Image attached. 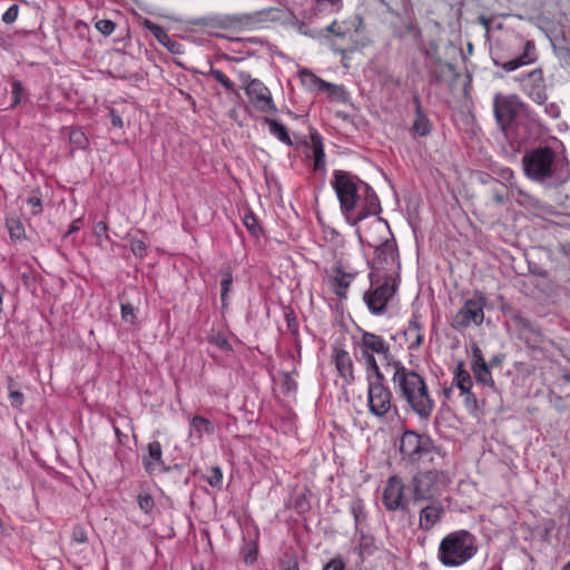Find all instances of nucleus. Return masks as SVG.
Instances as JSON below:
<instances>
[{"label": "nucleus", "mask_w": 570, "mask_h": 570, "mask_svg": "<svg viewBox=\"0 0 570 570\" xmlns=\"http://www.w3.org/2000/svg\"><path fill=\"white\" fill-rule=\"evenodd\" d=\"M191 433L202 438L203 433H212L214 431L213 424L205 417L196 415L190 421Z\"/></svg>", "instance_id": "c756f323"}, {"label": "nucleus", "mask_w": 570, "mask_h": 570, "mask_svg": "<svg viewBox=\"0 0 570 570\" xmlns=\"http://www.w3.org/2000/svg\"><path fill=\"white\" fill-rule=\"evenodd\" d=\"M7 226L11 238L20 239L24 235V228L20 220L8 219Z\"/></svg>", "instance_id": "ea45409f"}, {"label": "nucleus", "mask_w": 570, "mask_h": 570, "mask_svg": "<svg viewBox=\"0 0 570 570\" xmlns=\"http://www.w3.org/2000/svg\"><path fill=\"white\" fill-rule=\"evenodd\" d=\"M27 204L31 206V215L37 216L42 212V200L38 191H33L27 198Z\"/></svg>", "instance_id": "a19ab883"}, {"label": "nucleus", "mask_w": 570, "mask_h": 570, "mask_svg": "<svg viewBox=\"0 0 570 570\" xmlns=\"http://www.w3.org/2000/svg\"><path fill=\"white\" fill-rule=\"evenodd\" d=\"M299 77L302 82L305 86H308L309 88H316L318 90H325L331 87V83L326 82L325 80L318 78L316 75H314L312 71L304 69L299 71Z\"/></svg>", "instance_id": "a878e982"}, {"label": "nucleus", "mask_w": 570, "mask_h": 570, "mask_svg": "<svg viewBox=\"0 0 570 570\" xmlns=\"http://www.w3.org/2000/svg\"><path fill=\"white\" fill-rule=\"evenodd\" d=\"M70 140L76 146L83 148L85 144L87 141V138L85 137L83 132H81V131H72L70 134Z\"/></svg>", "instance_id": "4d7b16f0"}, {"label": "nucleus", "mask_w": 570, "mask_h": 570, "mask_svg": "<svg viewBox=\"0 0 570 570\" xmlns=\"http://www.w3.org/2000/svg\"><path fill=\"white\" fill-rule=\"evenodd\" d=\"M491 58L497 67L507 72L531 65L537 61L538 53L535 43L532 40H523L521 37L514 38V43L502 41L491 50Z\"/></svg>", "instance_id": "7ed1b4c3"}, {"label": "nucleus", "mask_w": 570, "mask_h": 570, "mask_svg": "<svg viewBox=\"0 0 570 570\" xmlns=\"http://www.w3.org/2000/svg\"><path fill=\"white\" fill-rule=\"evenodd\" d=\"M11 405L13 407H20L23 403V394L19 391H10Z\"/></svg>", "instance_id": "bf43d9fd"}, {"label": "nucleus", "mask_w": 570, "mask_h": 570, "mask_svg": "<svg viewBox=\"0 0 570 570\" xmlns=\"http://www.w3.org/2000/svg\"><path fill=\"white\" fill-rule=\"evenodd\" d=\"M446 487V475L439 470L420 471L411 479L409 490L413 504L440 500Z\"/></svg>", "instance_id": "39448f33"}, {"label": "nucleus", "mask_w": 570, "mask_h": 570, "mask_svg": "<svg viewBox=\"0 0 570 570\" xmlns=\"http://www.w3.org/2000/svg\"><path fill=\"white\" fill-rule=\"evenodd\" d=\"M208 75L218 81L228 92L238 95L235 89V83L222 70L212 68Z\"/></svg>", "instance_id": "7c9ffc66"}, {"label": "nucleus", "mask_w": 570, "mask_h": 570, "mask_svg": "<svg viewBox=\"0 0 570 570\" xmlns=\"http://www.w3.org/2000/svg\"><path fill=\"white\" fill-rule=\"evenodd\" d=\"M554 151L549 147H539L522 157L523 170L527 177L543 181L552 176Z\"/></svg>", "instance_id": "0eeeda50"}, {"label": "nucleus", "mask_w": 570, "mask_h": 570, "mask_svg": "<svg viewBox=\"0 0 570 570\" xmlns=\"http://www.w3.org/2000/svg\"><path fill=\"white\" fill-rule=\"evenodd\" d=\"M207 482L216 489H222L223 485V472L219 466L210 469L209 474L206 476Z\"/></svg>", "instance_id": "58836bf2"}, {"label": "nucleus", "mask_w": 570, "mask_h": 570, "mask_svg": "<svg viewBox=\"0 0 570 570\" xmlns=\"http://www.w3.org/2000/svg\"><path fill=\"white\" fill-rule=\"evenodd\" d=\"M422 330L423 325L421 323V316L417 313H413L404 332L405 335H411L412 333L415 334V332H422Z\"/></svg>", "instance_id": "49530a36"}, {"label": "nucleus", "mask_w": 570, "mask_h": 570, "mask_svg": "<svg viewBox=\"0 0 570 570\" xmlns=\"http://www.w3.org/2000/svg\"><path fill=\"white\" fill-rule=\"evenodd\" d=\"M472 387H473V385H465V386L459 387L461 395L465 396V395L472 393Z\"/></svg>", "instance_id": "338daca9"}, {"label": "nucleus", "mask_w": 570, "mask_h": 570, "mask_svg": "<svg viewBox=\"0 0 570 570\" xmlns=\"http://www.w3.org/2000/svg\"><path fill=\"white\" fill-rule=\"evenodd\" d=\"M471 352V371L474 375V379L476 380L478 383L482 384L483 386H488L495 391L497 387L495 382L492 377L491 367L484 360L483 353L476 343L472 344Z\"/></svg>", "instance_id": "a211bd4d"}, {"label": "nucleus", "mask_w": 570, "mask_h": 570, "mask_svg": "<svg viewBox=\"0 0 570 570\" xmlns=\"http://www.w3.org/2000/svg\"><path fill=\"white\" fill-rule=\"evenodd\" d=\"M109 118H110L112 127L122 128V126H124L122 118L119 114H117V111L114 108H111L109 110Z\"/></svg>", "instance_id": "052dcab7"}, {"label": "nucleus", "mask_w": 570, "mask_h": 570, "mask_svg": "<svg viewBox=\"0 0 570 570\" xmlns=\"http://www.w3.org/2000/svg\"><path fill=\"white\" fill-rule=\"evenodd\" d=\"M264 121L268 126L269 132L273 136H275L279 141L284 142L287 146L293 145L288 130L282 122L272 118H265Z\"/></svg>", "instance_id": "393cba45"}, {"label": "nucleus", "mask_w": 570, "mask_h": 570, "mask_svg": "<svg viewBox=\"0 0 570 570\" xmlns=\"http://www.w3.org/2000/svg\"><path fill=\"white\" fill-rule=\"evenodd\" d=\"M367 404L370 412L376 417H383L390 412L392 392L385 382L367 384Z\"/></svg>", "instance_id": "f8f14e48"}, {"label": "nucleus", "mask_w": 570, "mask_h": 570, "mask_svg": "<svg viewBox=\"0 0 570 570\" xmlns=\"http://www.w3.org/2000/svg\"><path fill=\"white\" fill-rule=\"evenodd\" d=\"M420 505L419 529L429 532L442 521L445 514V507L441 500L424 502Z\"/></svg>", "instance_id": "f3484780"}, {"label": "nucleus", "mask_w": 570, "mask_h": 570, "mask_svg": "<svg viewBox=\"0 0 570 570\" xmlns=\"http://www.w3.org/2000/svg\"><path fill=\"white\" fill-rule=\"evenodd\" d=\"M18 14H19V6L18 4H12L2 14V21L4 23L10 24V23H12V22H14L17 20Z\"/></svg>", "instance_id": "3c124183"}, {"label": "nucleus", "mask_w": 570, "mask_h": 570, "mask_svg": "<svg viewBox=\"0 0 570 570\" xmlns=\"http://www.w3.org/2000/svg\"><path fill=\"white\" fill-rule=\"evenodd\" d=\"M361 198L358 200L361 202L360 209L355 216L351 215V219L348 220L352 226L357 225L371 215H379L382 212L380 199L374 189L365 183L361 185Z\"/></svg>", "instance_id": "2eb2a0df"}, {"label": "nucleus", "mask_w": 570, "mask_h": 570, "mask_svg": "<svg viewBox=\"0 0 570 570\" xmlns=\"http://www.w3.org/2000/svg\"><path fill=\"white\" fill-rule=\"evenodd\" d=\"M360 347L364 358L377 354L386 361V366H390L389 362L395 361L391 354L389 343L385 342L382 336L374 333L364 331L362 333Z\"/></svg>", "instance_id": "dca6fc26"}, {"label": "nucleus", "mask_w": 570, "mask_h": 570, "mask_svg": "<svg viewBox=\"0 0 570 570\" xmlns=\"http://www.w3.org/2000/svg\"><path fill=\"white\" fill-rule=\"evenodd\" d=\"M333 358L340 376L346 383L354 381L353 362L348 352L343 348H335Z\"/></svg>", "instance_id": "aec40b11"}, {"label": "nucleus", "mask_w": 570, "mask_h": 570, "mask_svg": "<svg viewBox=\"0 0 570 570\" xmlns=\"http://www.w3.org/2000/svg\"><path fill=\"white\" fill-rule=\"evenodd\" d=\"M353 278L354 274L345 273L341 267L333 268V275L330 278L332 291L340 298H345Z\"/></svg>", "instance_id": "412c9836"}, {"label": "nucleus", "mask_w": 570, "mask_h": 570, "mask_svg": "<svg viewBox=\"0 0 570 570\" xmlns=\"http://www.w3.org/2000/svg\"><path fill=\"white\" fill-rule=\"evenodd\" d=\"M243 224L247 228V230L254 236H258L262 233V228L258 224L257 217L250 210L244 215Z\"/></svg>", "instance_id": "72a5a7b5"}, {"label": "nucleus", "mask_w": 570, "mask_h": 570, "mask_svg": "<svg viewBox=\"0 0 570 570\" xmlns=\"http://www.w3.org/2000/svg\"><path fill=\"white\" fill-rule=\"evenodd\" d=\"M400 461L406 466L421 464H438L436 459H443L444 452L436 446L430 435L414 430H405L399 444Z\"/></svg>", "instance_id": "f03ea898"}, {"label": "nucleus", "mask_w": 570, "mask_h": 570, "mask_svg": "<svg viewBox=\"0 0 570 570\" xmlns=\"http://www.w3.org/2000/svg\"><path fill=\"white\" fill-rule=\"evenodd\" d=\"M522 91L538 105H543L548 98L543 71L537 68L522 76L515 77Z\"/></svg>", "instance_id": "ddd939ff"}, {"label": "nucleus", "mask_w": 570, "mask_h": 570, "mask_svg": "<svg viewBox=\"0 0 570 570\" xmlns=\"http://www.w3.org/2000/svg\"><path fill=\"white\" fill-rule=\"evenodd\" d=\"M423 341H424V336H423L422 332H415L414 341L411 344L410 348H419L423 344Z\"/></svg>", "instance_id": "e2e57ef3"}, {"label": "nucleus", "mask_w": 570, "mask_h": 570, "mask_svg": "<svg viewBox=\"0 0 570 570\" xmlns=\"http://www.w3.org/2000/svg\"><path fill=\"white\" fill-rule=\"evenodd\" d=\"M476 552L475 537L468 530H458L441 540L438 559L444 567H460L471 560Z\"/></svg>", "instance_id": "20e7f679"}, {"label": "nucleus", "mask_w": 570, "mask_h": 570, "mask_svg": "<svg viewBox=\"0 0 570 570\" xmlns=\"http://www.w3.org/2000/svg\"><path fill=\"white\" fill-rule=\"evenodd\" d=\"M130 249L136 257H144L147 253V245L144 239L135 236L129 239Z\"/></svg>", "instance_id": "4c0bfd02"}, {"label": "nucleus", "mask_w": 570, "mask_h": 570, "mask_svg": "<svg viewBox=\"0 0 570 570\" xmlns=\"http://www.w3.org/2000/svg\"><path fill=\"white\" fill-rule=\"evenodd\" d=\"M121 318L125 323L135 324L136 313L135 307L130 303H121Z\"/></svg>", "instance_id": "37998d69"}, {"label": "nucleus", "mask_w": 570, "mask_h": 570, "mask_svg": "<svg viewBox=\"0 0 570 570\" xmlns=\"http://www.w3.org/2000/svg\"><path fill=\"white\" fill-rule=\"evenodd\" d=\"M331 184L338 198L341 210L348 222L352 213L357 209L362 193L361 185L365 181L348 171L337 169L333 173Z\"/></svg>", "instance_id": "423d86ee"}, {"label": "nucleus", "mask_w": 570, "mask_h": 570, "mask_svg": "<svg viewBox=\"0 0 570 570\" xmlns=\"http://www.w3.org/2000/svg\"><path fill=\"white\" fill-rule=\"evenodd\" d=\"M323 570H345V563L341 558H334L324 566Z\"/></svg>", "instance_id": "6e6d98bb"}, {"label": "nucleus", "mask_w": 570, "mask_h": 570, "mask_svg": "<svg viewBox=\"0 0 570 570\" xmlns=\"http://www.w3.org/2000/svg\"><path fill=\"white\" fill-rule=\"evenodd\" d=\"M358 549L361 556L372 554L375 550V548L373 547V539L368 537H362Z\"/></svg>", "instance_id": "603ef678"}, {"label": "nucleus", "mask_w": 570, "mask_h": 570, "mask_svg": "<svg viewBox=\"0 0 570 570\" xmlns=\"http://www.w3.org/2000/svg\"><path fill=\"white\" fill-rule=\"evenodd\" d=\"M350 509L354 518L355 527L358 528V525H361L366 519V512L363 501L356 500L352 502Z\"/></svg>", "instance_id": "473e14b6"}, {"label": "nucleus", "mask_w": 570, "mask_h": 570, "mask_svg": "<svg viewBox=\"0 0 570 570\" xmlns=\"http://www.w3.org/2000/svg\"><path fill=\"white\" fill-rule=\"evenodd\" d=\"M464 406L472 414L480 410L478 397L473 392L464 396Z\"/></svg>", "instance_id": "8fccbe9b"}, {"label": "nucleus", "mask_w": 570, "mask_h": 570, "mask_svg": "<svg viewBox=\"0 0 570 570\" xmlns=\"http://www.w3.org/2000/svg\"><path fill=\"white\" fill-rule=\"evenodd\" d=\"M216 344H217L220 348H223V350H227V348H229V344H228L227 340H226V338H224V337H218V338L216 340Z\"/></svg>", "instance_id": "69168bd1"}, {"label": "nucleus", "mask_w": 570, "mask_h": 570, "mask_svg": "<svg viewBox=\"0 0 570 570\" xmlns=\"http://www.w3.org/2000/svg\"><path fill=\"white\" fill-rule=\"evenodd\" d=\"M484 304L485 298L483 296L466 299L452 317L451 327L462 331L471 325L480 326L484 320Z\"/></svg>", "instance_id": "1a4fd4ad"}, {"label": "nucleus", "mask_w": 570, "mask_h": 570, "mask_svg": "<svg viewBox=\"0 0 570 570\" xmlns=\"http://www.w3.org/2000/svg\"><path fill=\"white\" fill-rule=\"evenodd\" d=\"M107 230L108 226L106 222H98L94 227V233L98 238H108Z\"/></svg>", "instance_id": "13d9d810"}, {"label": "nucleus", "mask_w": 570, "mask_h": 570, "mask_svg": "<svg viewBox=\"0 0 570 570\" xmlns=\"http://www.w3.org/2000/svg\"><path fill=\"white\" fill-rule=\"evenodd\" d=\"M452 384L458 389L465 385H473L471 374L465 370L463 361H459L453 371Z\"/></svg>", "instance_id": "cd10ccee"}, {"label": "nucleus", "mask_w": 570, "mask_h": 570, "mask_svg": "<svg viewBox=\"0 0 570 570\" xmlns=\"http://www.w3.org/2000/svg\"><path fill=\"white\" fill-rule=\"evenodd\" d=\"M285 570H299L297 561H293V563H289Z\"/></svg>", "instance_id": "774afa93"}, {"label": "nucleus", "mask_w": 570, "mask_h": 570, "mask_svg": "<svg viewBox=\"0 0 570 570\" xmlns=\"http://www.w3.org/2000/svg\"><path fill=\"white\" fill-rule=\"evenodd\" d=\"M504 356L502 354H495L493 355L488 363L490 367H500L503 363Z\"/></svg>", "instance_id": "680f3d73"}, {"label": "nucleus", "mask_w": 570, "mask_h": 570, "mask_svg": "<svg viewBox=\"0 0 570 570\" xmlns=\"http://www.w3.org/2000/svg\"><path fill=\"white\" fill-rule=\"evenodd\" d=\"M12 104L11 107H16L20 104L24 89L20 80L14 79L11 83Z\"/></svg>", "instance_id": "79ce46f5"}, {"label": "nucleus", "mask_w": 570, "mask_h": 570, "mask_svg": "<svg viewBox=\"0 0 570 570\" xmlns=\"http://www.w3.org/2000/svg\"><path fill=\"white\" fill-rule=\"evenodd\" d=\"M200 21L206 27L227 29L240 22V19L236 16H208L202 18Z\"/></svg>", "instance_id": "b1692460"}, {"label": "nucleus", "mask_w": 570, "mask_h": 570, "mask_svg": "<svg viewBox=\"0 0 570 570\" xmlns=\"http://www.w3.org/2000/svg\"><path fill=\"white\" fill-rule=\"evenodd\" d=\"M364 360H365V364H366V381H367V384H370L371 382H373V383L385 382V376L381 372L375 357L374 356H368L367 358H364Z\"/></svg>", "instance_id": "bb28decb"}, {"label": "nucleus", "mask_w": 570, "mask_h": 570, "mask_svg": "<svg viewBox=\"0 0 570 570\" xmlns=\"http://www.w3.org/2000/svg\"><path fill=\"white\" fill-rule=\"evenodd\" d=\"M376 258L383 259L384 262H389V259L394 261L395 257V246L385 240L383 244L376 247L375 249Z\"/></svg>", "instance_id": "2f4dec72"}, {"label": "nucleus", "mask_w": 570, "mask_h": 570, "mask_svg": "<svg viewBox=\"0 0 570 570\" xmlns=\"http://www.w3.org/2000/svg\"><path fill=\"white\" fill-rule=\"evenodd\" d=\"M145 27L155 36V38L161 43V45H167V42H170V38L169 36L167 35V32L158 24L149 21V20H146L145 21Z\"/></svg>", "instance_id": "c9c22d12"}, {"label": "nucleus", "mask_w": 570, "mask_h": 570, "mask_svg": "<svg viewBox=\"0 0 570 570\" xmlns=\"http://www.w3.org/2000/svg\"><path fill=\"white\" fill-rule=\"evenodd\" d=\"M161 455V444L158 441L150 442L148 444V459L144 458V465L147 472L153 473L156 470V464H163Z\"/></svg>", "instance_id": "5701e85b"}, {"label": "nucleus", "mask_w": 570, "mask_h": 570, "mask_svg": "<svg viewBox=\"0 0 570 570\" xmlns=\"http://www.w3.org/2000/svg\"><path fill=\"white\" fill-rule=\"evenodd\" d=\"M382 501L389 511L406 512L409 510V500L404 498V484L400 476L392 475L387 479Z\"/></svg>", "instance_id": "4468645a"}, {"label": "nucleus", "mask_w": 570, "mask_h": 570, "mask_svg": "<svg viewBox=\"0 0 570 570\" xmlns=\"http://www.w3.org/2000/svg\"><path fill=\"white\" fill-rule=\"evenodd\" d=\"M220 275H222L220 299H222L223 304H225L226 301L228 299V293L230 291L232 284H233V273H232L230 266H228V265L224 266L220 269Z\"/></svg>", "instance_id": "c85d7f7f"}, {"label": "nucleus", "mask_w": 570, "mask_h": 570, "mask_svg": "<svg viewBox=\"0 0 570 570\" xmlns=\"http://www.w3.org/2000/svg\"><path fill=\"white\" fill-rule=\"evenodd\" d=\"M242 554L245 563L253 564L256 561L258 554L256 542H246L242 549Z\"/></svg>", "instance_id": "f704fd0d"}, {"label": "nucleus", "mask_w": 570, "mask_h": 570, "mask_svg": "<svg viewBox=\"0 0 570 570\" xmlns=\"http://www.w3.org/2000/svg\"><path fill=\"white\" fill-rule=\"evenodd\" d=\"M544 107V112L552 119H556L560 116L559 106L554 102L547 104V101L542 105Z\"/></svg>", "instance_id": "5fc2aeb1"}, {"label": "nucleus", "mask_w": 570, "mask_h": 570, "mask_svg": "<svg viewBox=\"0 0 570 570\" xmlns=\"http://www.w3.org/2000/svg\"><path fill=\"white\" fill-rule=\"evenodd\" d=\"M415 115L410 132L415 137H426L431 134L433 125L426 114L422 109L421 100L417 96L414 97Z\"/></svg>", "instance_id": "6ab92c4d"}, {"label": "nucleus", "mask_w": 570, "mask_h": 570, "mask_svg": "<svg viewBox=\"0 0 570 570\" xmlns=\"http://www.w3.org/2000/svg\"><path fill=\"white\" fill-rule=\"evenodd\" d=\"M311 140L314 158L313 169L314 171H325L326 161L322 139L317 134H314L311 136Z\"/></svg>", "instance_id": "4be33fe9"}, {"label": "nucleus", "mask_w": 570, "mask_h": 570, "mask_svg": "<svg viewBox=\"0 0 570 570\" xmlns=\"http://www.w3.org/2000/svg\"><path fill=\"white\" fill-rule=\"evenodd\" d=\"M294 374H296V371L282 373V387L285 393L295 392L297 389V382L294 379Z\"/></svg>", "instance_id": "e433bc0d"}, {"label": "nucleus", "mask_w": 570, "mask_h": 570, "mask_svg": "<svg viewBox=\"0 0 570 570\" xmlns=\"http://www.w3.org/2000/svg\"><path fill=\"white\" fill-rule=\"evenodd\" d=\"M71 538L77 543H86L88 541V533L85 527L76 524L72 528Z\"/></svg>", "instance_id": "de8ad7c7"}, {"label": "nucleus", "mask_w": 570, "mask_h": 570, "mask_svg": "<svg viewBox=\"0 0 570 570\" xmlns=\"http://www.w3.org/2000/svg\"><path fill=\"white\" fill-rule=\"evenodd\" d=\"M79 223H80V219H76L71 223L70 227H69V230L67 232V235H70L77 230H79Z\"/></svg>", "instance_id": "0e129e2a"}, {"label": "nucleus", "mask_w": 570, "mask_h": 570, "mask_svg": "<svg viewBox=\"0 0 570 570\" xmlns=\"http://www.w3.org/2000/svg\"><path fill=\"white\" fill-rule=\"evenodd\" d=\"M522 101L515 95L503 96L497 94L493 99V110L499 127L505 131L514 122L521 108Z\"/></svg>", "instance_id": "9d476101"}, {"label": "nucleus", "mask_w": 570, "mask_h": 570, "mask_svg": "<svg viewBox=\"0 0 570 570\" xmlns=\"http://www.w3.org/2000/svg\"><path fill=\"white\" fill-rule=\"evenodd\" d=\"M501 177H502V179L507 180L508 184H509V187L512 190H517V193L520 196H523L525 198L530 197L528 194H525L521 189H519L518 186L514 184V174H513V171L510 168L502 169Z\"/></svg>", "instance_id": "c03bdc74"}, {"label": "nucleus", "mask_w": 570, "mask_h": 570, "mask_svg": "<svg viewBox=\"0 0 570 570\" xmlns=\"http://www.w3.org/2000/svg\"><path fill=\"white\" fill-rule=\"evenodd\" d=\"M240 79L245 85V92L252 105L262 112H274L277 110L269 89L258 79H249L248 75L240 73Z\"/></svg>", "instance_id": "9b49d317"}, {"label": "nucleus", "mask_w": 570, "mask_h": 570, "mask_svg": "<svg viewBox=\"0 0 570 570\" xmlns=\"http://www.w3.org/2000/svg\"><path fill=\"white\" fill-rule=\"evenodd\" d=\"M326 30L336 37L344 38L347 33V29L345 26L337 23L336 21L332 22Z\"/></svg>", "instance_id": "864d4df0"}, {"label": "nucleus", "mask_w": 570, "mask_h": 570, "mask_svg": "<svg viewBox=\"0 0 570 570\" xmlns=\"http://www.w3.org/2000/svg\"><path fill=\"white\" fill-rule=\"evenodd\" d=\"M138 505L145 513H150L155 507L154 498L149 493L139 494Z\"/></svg>", "instance_id": "a18cd8bd"}, {"label": "nucleus", "mask_w": 570, "mask_h": 570, "mask_svg": "<svg viewBox=\"0 0 570 570\" xmlns=\"http://www.w3.org/2000/svg\"><path fill=\"white\" fill-rule=\"evenodd\" d=\"M393 368L392 383L397 397L421 420H429L434 409L425 380L401 361L389 362Z\"/></svg>", "instance_id": "f257e3e1"}, {"label": "nucleus", "mask_w": 570, "mask_h": 570, "mask_svg": "<svg viewBox=\"0 0 570 570\" xmlns=\"http://www.w3.org/2000/svg\"><path fill=\"white\" fill-rule=\"evenodd\" d=\"M372 288L364 293V302L367 308L374 315H382L385 313L389 301L393 297L396 291L394 278L389 275L384 282L374 287L373 274H370Z\"/></svg>", "instance_id": "6e6552de"}, {"label": "nucleus", "mask_w": 570, "mask_h": 570, "mask_svg": "<svg viewBox=\"0 0 570 570\" xmlns=\"http://www.w3.org/2000/svg\"><path fill=\"white\" fill-rule=\"evenodd\" d=\"M96 28L105 36H109L115 31L116 24L109 19H100L96 22Z\"/></svg>", "instance_id": "09e8293b"}]
</instances>
